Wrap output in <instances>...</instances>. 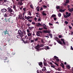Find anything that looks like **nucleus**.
Masks as SVG:
<instances>
[{
	"instance_id": "nucleus-1",
	"label": "nucleus",
	"mask_w": 73,
	"mask_h": 73,
	"mask_svg": "<svg viewBox=\"0 0 73 73\" xmlns=\"http://www.w3.org/2000/svg\"><path fill=\"white\" fill-rule=\"evenodd\" d=\"M60 40L59 39V38H58L57 37L56 38V41H57V42L59 43V44H60L62 45V44H64V45H66V44L65 43L64 41V39L63 38H61L60 39V40L62 42V43Z\"/></svg>"
},
{
	"instance_id": "nucleus-2",
	"label": "nucleus",
	"mask_w": 73,
	"mask_h": 73,
	"mask_svg": "<svg viewBox=\"0 0 73 73\" xmlns=\"http://www.w3.org/2000/svg\"><path fill=\"white\" fill-rule=\"evenodd\" d=\"M3 16L5 18V21L6 22L8 21L9 23H11V17H10L9 18H7V17H9V16H11V14H9V15L8 16V15H7V13H6Z\"/></svg>"
},
{
	"instance_id": "nucleus-3",
	"label": "nucleus",
	"mask_w": 73,
	"mask_h": 73,
	"mask_svg": "<svg viewBox=\"0 0 73 73\" xmlns=\"http://www.w3.org/2000/svg\"><path fill=\"white\" fill-rule=\"evenodd\" d=\"M3 60H4V62H6L7 63V64H9V60H7V58L5 57L3 58Z\"/></svg>"
},
{
	"instance_id": "nucleus-4",
	"label": "nucleus",
	"mask_w": 73,
	"mask_h": 73,
	"mask_svg": "<svg viewBox=\"0 0 73 73\" xmlns=\"http://www.w3.org/2000/svg\"><path fill=\"white\" fill-rule=\"evenodd\" d=\"M21 30H19L18 31V33L19 34V36L21 37V38H22V37H23V35H22V34L21 33Z\"/></svg>"
},
{
	"instance_id": "nucleus-5",
	"label": "nucleus",
	"mask_w": 73,
	"mask_h": 73,
	"mask_svg": "<svg viewBox=\"0 0 73 73\" xmlns=\"http://www.w3.org/2000/svg\"><path fill=\"white\" fill-rule=\"evenodd\" d=\"M38 63L39 66H40L41 68H42L43 66V64L42 63V62H41Z\"/></svg>"
},
{
	"instance_id": "nucleus-6",
	"label": "nucleus",
	"mask_w": 73,
	"mask_h": 73,
	"mask_svg": "<svg viewBox=\"0 0 73 73\" xmlns=\"http://www.w3.org/2000/svg\"><path fill=\"white\" fill-rule=\"evenodd\" d=\"M43 32L45 33H50V30H44Z\"/></svg>"
},
{
	"instance_id": "nucleus-7",
	"label": "nucleus",
	"mask_w": 73,
	"mask_h": 73,
	"mask_svg": "<svg viewBox=\"0 0 73 73\" xmlns=\"http://www.w3.org/2000/svg\"><path fill=\"white\" fill-rule=\"evenodd\" d=\"M7 9L8 10L7 11L8 12L11 13V12H13V10L12 9H11V8L10 7H8Z\"/></svg>"
},
{
	"instance_id": "nucleus-8",
	"label": "nucleus",
	"mask_w": 73,
	"mask_h": 73,
	"mask_svg": "<svg viewBox=\"0 0 73 73\" xmlns=\"http://www.w3.org/2000/svg\"><path fill=\"white\" fill-rule=\"evenodd\" d=\"M1 11L3 13L6 12H7V9H5V8L2 9H1Z\"/></svg>"
},
{
	"instance_id": "nucleus-9",
	"label": "nucleus",
	"mask_w": 73,
	"mask_h": 73,
	"mask_svg": "<svg viewBox=\"0 0 73 73\" xmlns=\"http://www.w3.org/2000/svg\"><path fill=\"white\" fill-rule=\"evenodd\" d=\"M68 10L69 11V12H71V13H72V12L73 11V8H72L71 9L69 8L68 9Z\"/></svg>"
},
{
	"instance_id": "nucleus-10",
	"label": "nucleus",
	"mask_w": 73,
	"mask_h": 73,
	"mask_svg": "<svg viewBox=\"0 0 73 73\" xmlns=\"http://www.w3.org/2000/svg\"><path fill=\"white\" fill-rule=\"evenodd\" d=\"M22 0H21V2H18V5L19 4L20 5H23V2H22Z\"/></svg>"
},
{
	"instance_id": "nucleus-11",
	"label": "nucleus",
	"mask_w": 73,
	"mask_h": 73,
	"mask_svg": "<svg viewBox=\"0 0 73 73\" xmlns=\"http://www.w3.org/2000/svg\"><path fill=\"white\" fill-rule=\"evenodd\" d=\"M40 7H39L38 6L36 7V9L38 12L40 11Z\"/></svg>"
},
{
	"instance_id": "nucleus-12",
	"label": "nucleus",
	"mask_w": 73,
	"mask_h": 73,
	"mask_svg": "<svg viewBox=\"0 0 73 73\" xmlns=\"http://www.w3.org/2000/svg\"><path fill=\"white\" fill-rule=\"evenodd\" d=\"M4 34L5 35H6V34H7V35H9V33L8 32L7 30H6L5 32H4Z\"/></svg>"
},
{
	"instance_id": "nucleus-13",
	"label": "nucleus",
	"mask_w": 73,
	"mask_h": 73,
	"mask_svg": "<svg viewBox=\"0 0 73 73\" xmlns=\"http://www.w3.org/2000/svg\"><path fill=\"white\" fill-rule=\"evenodd\" d=\"M43 64L44 66H47V65H48L46 63V62H45V61H44Z\"/></svg>"
},
{
	"instance_id": "nucleus-14",
	"label": "nucleus",
	"mask_w": 73,
	"mask_h": 73,
	"mask_svg": "<svg viewBox=\"0 0 73 73\" xmlns=\"http://www.w3.org/2000/svg\"><path fill=\"white\" fill-rule=\"evenodd\" d=\"M42 71L45 72L46 70V67H43V68L42 69Z\"/></svg>"
},
{
	"instance_id": "nucleus-15",
	"label": "nucleus",
	"mask_w": 73,
	"mask_h": 73,
	"mask_svg": "<svg viewBox=\"0 0 73 73\" xmlns=\"http://www.w3.org/2000/svg\"><path fill=\"white\" fill-rule=\"evenodd\" d=\"M36 27H39V26H40L41 24L40 23H36Z\"/></svg>"
},
{
	"instance_id": "nucleus-16",
	"label": "nucleus",
	"mask_w": 73,
	"mask_h": 73,
	"mask_svg": "<svg viewBox=\"0 0 73 73\" xmlns=\"http://www.w3.org/2000/svg\"><path fill=\"white\" fill-rule=\"evenodd\" d=\"M40 48V45L39 44L36 46V48L37 49H39V48Z\"/></svg>"
},
{
	"instance_id": "nucleus-17",
	"label": "nucleus",
	"mask_w": 73,
	"mask_h": 73,
	"mask_svg": "<svg viewBox=\"0 0 73 73\" xmlns=\"http://www.w3.org/2000/svg\"><path fill=\"white\" fill-rule=\"evenodd\" d=\"M45 11H43L42 12V15L43 16H46V13H44Z\"/></svg>"
},
{
	"instance_id": "nucleus-18",
	"label": "nucleus",
	"mask_w": 73,
	"mask_h": 73,
	"mask_svg": "<svg viewBox=\"0 0 73 73\" xmlns=\"http://www.w3.org/2000/svg\"><path fill=\"white\" fill-rule=\"evenodd\" d=\"M56 8L57 9V10L58 9H60V7L59 6H56Z\"/></svg>"
},
{
	"instance_id": "nucleus-19",
	"label": "nucleus",
	"mask_w": 73,
	"mask_h": 73,
	"mask_svg": "<svg viewBox=\"0 0 73 73\" xmlns=\"http://www.w3.org/2000/svg\"><path fill=\"white\" fill-rule=\"evenodd\" d=\"M28 28L29 30H32V29L33 28V27H29Z\"/></svg>"
},
{
	"instance_id": "nucleus-20",
	"label": "nucleus",
	"mask_w": 73,
	"mask_h": 73,
	"mask_svg": "<svg viewBox=\"0 0 73 73\" xmlns=\"http://www.w3.org/2000/svg\"><path fill=\"white\" fill-rule=\"evenodd\" d=\"M28 36H30V37H31L32 36V34L31 33H28Z\"/></svg>"
},
{
	"instance_id": "nucleus-21",
	"label": "nucleus",
	"mask_w": 73,
	"mask_h": 73,
	"mask_svg": "<svg viewBox=\"0 0 73 73\" xmlns=\"http://www.w3.org/2000/svg\"><path fill=\"white\" fill-rule=\"evenodd\" d=\"M41 17L40 16H39V18H38V21H41Z\"/></svg>"
},
{
	"instance_id": "nucleus-22",
	"label": "nucleus",
	"mask_w": 73,
	"mask_h": 73,
	"mask_svg": "<svg viewBox=\"0 0 73 73\" xmlns=\"http://www.w3.org/2000/svg\"><path fill=\"white\" fill-rule=\"evenodd\" d=\"M36 35L37 36H40V35L38 32H36Z\"/></svg>"
},
{
	"instance_id": "nucleus-23",
	"label": "nucleus",
	"mask_w": 73,
	"mask_h": 73,
	"mask_svg": "<svg viewBox=\"0 0 73 73\" xmlns=\"http://www.w3.org/2000/svg\"><path fill=\"white\" fill-rule=\"evenodd\" d=\"M54 64L56 65L55 66H56L57 67H58L59 66L58 64L57 63L55 62V63H54Z\"/></svg>"
},
{
	"instance_id": "nucleus-24",
	"label": "nucleus",
	"mask_w": 73,
	"mask_h": 73,
	"mask_svg": "<svg viewBox=\"0 0 73 73\" xmlns=\"http://www.w3.org/2000/svg\"><path fill=\"white\" fill-rule=\"evenodd\" d=\"M56 17V15H55L53 14L52 15L51 18L52 17Z\"/></svg>"
},
{
	"instance_id": "nucleus-25",
	"label": "nucleus",
	"mask_w": 73,
	"mask_h": 73,
	"mask_svg": "<svg viewBox=\"0 0 73 73\" xmlns=\"http://www.w3.org/2000/svg\"><path fill=\"white\" fill-rule=\"evenodd\" d=\"M26 19H27V20H28L29 19H30V16H28L26 17Z\"/></svg>"
},
{
	"instance_id": "nucleus-26",
	"label": "nucleus",
	"mask_w": 73,
	"mask_h": 73,
	"mask_svg": "<svg viewBox=\"0 0 73 73\" xmlns=\"http://www.w3.org/2000/svg\"><path fill=\"white\" fill-rule=\"evenodd\" d=\"M24 42L25 44H26L27 43H29L28 41L27 40H26L25 41H24Z\"/></svg>"
},
{
	"instance_id": "nucleus-27",
	"label": "nucleus",
	"mask_w": 73,
	"mask_h": 73,
	"mask_svg": "<svg viewBox=\"0 0 73 73\" xmlns=\"http://www.w3.org/2000/svg\"><path fill=\"white\" fill-rule=\"evenodd\" d=\"M58 16L59 17H60L61 16V13H59L58 14Z\"/></svg>"
},
{
	"instance_id": "nucleus-28",
	"label": "nucleus",
	"mask_w": 73,
	"mask_h": 73,
	"mask_svg": "<svg viewBox=\"0 0 73 73\" xmlns=\"http://www.w3.org/2000/svg\"><path fill=\"white\" fill-rule=\"evenodd\" d=\"M26 9H27V8L25 7L23 9V11H24V12H25V11H26Z\"/></svg>"
},
{
	"instance_id": "nucleus-29",
	"label": "nucleus",
	"mask_w": 73,
	"mask_h": 73,
	"mask_svg": "<svg viewBox=\"0 0 73 73\" xmlns=\"http://www.w3.org/2000/svg\"><path fill=\"white\" fill-rule=\"evenodd\" d=\"M57 70H58V71H61V69H60V67L58 68Z\"/></svg>"
},
{
	"instance_id": "nucleus-30",
	"label": "nucleus",
	"mask_w": 73,
	"mask_h": 73,
	"mask_svg": "<svg viewBox=\"0 0 73 73\" xmlns=\"http://www.w3.org/2000/svg\"><path fill=\"white\" fill-rule=\"evenodd\" d=\"M60 66H61L63 69H65V67H64V65H62V64H60Z\"/></svg>"
},
{
	"instance_id": "nucleus-31",
	"label": "nucleus",
	"mask_w": 73,
	"mask_h": 73,
	"mask_svg": "<svg viewBox=\"0 0 73 73\" xmlns=\"http://www.w3.org/2000/svg\"><path fill=\"white\" fill-rule=\"evenodd\" d=\"M38 40V38H36L35 39V41H37Z\"/></svg>"
},
{
	"instance_id": "nucleus-32",
	"label": "nucleus",
	"mask_w": 73,
	"mask_h": 73,
	"mask_svg": "<svg viewBox=\"0 0 73 73\" xmlns=\"http://www.w3.org/2000/svg\"><path fill=\"white\" fill-rule=\"evenodd\" d=\"M66 3L67 4H68V3H69V0H66Z\"/></svg>"
},
{
	"instance_id": "nucleus-33",
	"label": "nucleus",
	"mask_w": 73,
	"mask_h": 73,
	"mask_svg": "<svg viewBox=\"0 0 73 73\" xmlns=\"http://www.w3.org/2000/svg\"><path fill=\"white\" fill-rule=\"evenodd\" d=\"M49 36H50V38H52V34H49Z\"/></svg>"
},
{
	"instance_id": "nucleus-34",
	"label": "nucleus",
	"mask_w": 73,
	"mask_h": 73,
	"mask_svg": "<svg viewBox=\"0 0 73 73\" xmlns=\"http://www.w3.org/2000/svg\"><path fill=\"white\" fill-rule=\"evenodd\" d=\"M66 68H68V69H70V67L69 65H67L66 66Z\"/></svg>"
},
{
	"instance_id": "nucleus-35",
	"label": "nucleus",
	"mask_w": 73,
	"mask_h": 73,
	"mask_svg": "<svg viewBox=\"0 0 73 73\" xmlns=\"http://www.w3.org/2000/svg\"><path fill=\"white\" fill-rule=\"evenodd\" d=\"M40 45V47H43V46H44V45L43 44H41Z\"/></svg>"
},
{
	"instance_id": "nucleus-36",
	"label": "nucleus",
	"mask_w": 73,
	"mask_h": 73,
	"mask_svg": "<svg viewBox=\"0 0 73 73\" xmlns=\"http://www.w3.org/2000/svg\"><path fill=\"white\" fill-rule=\"evenodd\" d=\"M34 40H31V43H32V42H33V43H34Z\"/></svg>"
},
{
	"instance_id": "nucleus-37",
	"label": "nucleus",
	"mask_w": 73,
	"mask_h": 73,
	"mask_svg": "<svg viewBox=\"0 0 73 73\" xmlns=\"http://www.w3.org/2000/svg\"><path fill=\"white\" fill-rule=\"evenodd\" d=\"M41 42L43 44H44V43H45V42H44V41H43V40L42 39H41Z\"/></svg>"
},
{
	"instance_id": "nucleus-38",
	"label": "nucleus",
	"mask_w": 73,
	"mask_h": 73,
	"mask_svg": "<svg viewBox=\"0 0 73 73\" xmlns=\"http://www.w3.org/2000/svg\"><path fill=\"white\" fill-rule=\"evenodd\" d=\"M28 22H29V23H31V22H32V20L29 19L28 20Z\"/></svg>"
},
{
	"instance_id": "nucleus-39",
	"label": "nucleus",
	"mask_w": 73,
	"mask_h": 73,
	"mask_svg": "<svg viewBox=\"0 0 73 73\" xmlns=\"http://www.w3.org/2000/svg\"><path fill=\"white\" fill-rule=\"evenodd\" d=\"M32 25H35L36 23H35V22H32Z\"/></svg>"
},
{
	"instance_id": "nucleus-40",
	"label": "nucleus",
	"mask_w": 73,
	"mask_h": 73,
	"mask_svg": "<svg viewBox=\"0 0 73 73\" xmlns=\"http://www.w3.org/2000/svg\"><path fill=\"white\" fill-rule=\"evenodd\" d=\"M13 9H16V6L13 5Z\"/></svg>"
},
{
	"instance_id": "nucleus-41",
	"label": "nucleus",
	"mask_w": 73,
	"mask_h": 73,
	"mask_svg": "<svg viewBox=\"0 0 73 73\" xmlns=\"http://www.w3.org/2000/svg\"><path fill=\"white\" fill-rule=\"evenodd\" d=\"M28 15H30V16H31L32 15V13H31V12L29 11V13Z\"/></svg>"
},
{
	"instance_id": "nucleus-42",
	"label": "nucleus",
	"mask_w": 73,
	"mask_h": 73,
	"mask_svg": "<svg viewBox=\"0 0 73 73\" xmlns=\"http://www.w3.org/2000/svg\"><path fill=\"white\" fill-rule=\"evenodd\" d=\"M54 59H57V58H58L56 56H54Z\"/></svg>"
},
{
	"instance_id": "nucleus-43",
	"label": "nucleus",
	"mask_w": 73,
	"mask_h": 73,
	"mask_svg": "<svg viewBox=\"0 0 73 73\" xmlns=\"http://www.w3.org/2000/svg\"><path fill=\"white\" fill-rule=\"evenodd\" d=\"M56 61H57V62L60 61V59H56Z\"/></svg>"
},
{
	"instance_id": "nucleus-44",
	"label": "nucleus",
	"mask_w": 73,
	"mask_h": 73,
	"mask_svg": "<svg viewBox=\"0 0 73 73\" xmlns=\"http://www.w3.org/2000/svg\"><path fill=\"white\" fill-rule=\"evenodd\" d=\"M48 64L49 65L50 64V65H53V63H52V62H50V63L49 62H48Z\"/></svg>"
},
{
	"instance_id": "nucleus-45",
	"label": "nucleus",
	"mask_w": 73,
	"mask_h": 73,
	"mask_svg": "<svg viewBox=\"0 0 73 73\" xmlns=\"http://www.w3.org/2000/svg\"><path fill=\"white\" fill-rule=\"evenodd\" d=\"M21 15H19V17L20 18V19H21Z\"/></svg>"
},
{
	"instance_id": "nucleus-46",
	"label": "nucleus",
	"mask_w": 73,
	"mask_h": 73,
	"mask_svg": "<svg viewBox=\"0 0 73 73\" xmlns=\"http://www.w3.org/2000/svg\"><path fill=\"white\" fill-rule=\"evenodd\" d=\"M19 36H19V35H16V37H17V38L19 39Z\"/></svg>"
},
{
	"instance_id": "nucleus-47",
	"label": "nucleus",
	"mask_w": 73,
	"mask_h": 73,
	"mask_svg": "<svg viewBox=\"0 0 73 73\" xmlns=\"http://www.w3.org/2000/svg\"><path fill=\"white\" fill-rule=\"evenodd\" d=\"M30 6L31 8H32V9H33V6L32 5H30Z\"/></svg>"
},
{
	"instance_id": "nucleus-48",
	"label": "nucleus",
	"mask_w": 73,
	"mask_h": 73,
	"mask_svg": "<svg viewBox=\"0 0 73 73\" xmlns=\"http://www.w3.org/2000/svg\"><path fill=\"white\" fill-rule=\"evenodd\" d=\"M26 25H27V27H30V26L31 25H30V24H27Z\"/></svg>"
},
{
	"instance_id": "nucleus-49",
	"label": "nucleus",
	"mask_w": 73,
	"mask_h": 73,
	"mask_svg": "<svg viewBox=\"0 0 73 73\" xmlns=\"http://www.w3.org/2000/svg\"><path fill=\"white\" fill-rule=\"evenodd\" d=\"M51 67L53 68H55V66L54 65H51Z\"/></svg>"
},
{
	"instance_id": "nucleus-50",
	"label": "nucleus",
	"mask_w": 73,
	"mask_h": 73,
	"mask_svg": "<svg viewBox=\"0 0 73 73\" xmlns=\"http://www.w3.org/2000/svg\"><path fill=\"white\" fill-rule=\"evenodd\" d=\"M69 17V16H68V15H66V17H65V16H64V17H65V18H68V17Z\"/></svg>"
},
{
	"instance_id": "nucleus-51",
	"label": "nucleus",
	"mask_w": 73,
	"mask_h": 73,
	"mask_svg": "<svg viewBox=\"0 0 73 73\" xmlns=\"http://www.w3.org/2000/svg\"><path fill=\"white\" fill-rule=\"evenodd\" d=\"M70 15H71V13H69L68 14V15L69 17V16H70Z\"/></svg>"
},
{
	"instance_id": "nucleus-52",
	"label": "nucleus",
	"mask_w": 73,
	"mask_h": 73,
	"mask_svg": "<svg viewBox=\"0 0 73 73\" xmlns=\"http://www.w3.org/2000/svg\"><path fill=\"white\" fill-rule=\"evenodd\" d=\"M59 11L60 12H62V11H63L62 9H60L59 10Z\"/></svg>"
},
{
	"instance_id": "nucleus-53",
	"label": "nucleus",
	"mask_w": 73,
	"mask_h": 73,
	"mask_svg": "<svg viewBox=\"0 0 73 73\" xmlns=\"http://www.w3.org/2000/svg\"><path fill=\"white\" fill-rule=\"evenodd\" d=\"M33 36H35V32L34 31L33 32Z\"/></svg>"
},
{
	"instance_id": "nucleus-54",
	"label": "nucleus",
	"mask_w": 73,
	"mask_h": 73,
	"mask_svg": "<svg viewBox=\"0 0 73 73\" xmlns=\"http://www.w3.org/2000/svg\"><path fill=\"white\" fill-rule=\"evenodd\" d=\"M65 23L66 24H68V22H67L66 21Z\"/></svg>"
},
{
	"instance_id": "nucleus-55",
	"label": "nucleus",
	"mask_w": 73,
	"mask_h": 73,
	"mask_svg": "<svg viewBox=\"0 0 73 73\" xmlns=\"http://www.w3.org/2000/svg\"><path fill=\"white\" fill-rule=\"evenodd\" d=\"M23 7H20L19 9L21 11L22 10V9H23Z\"/></svg>"
},
{
	"instance_id": "nucleus-56",
	"label": "nucleus",
	"mask_w": 73,
	"mask_h": 73,
	"mask_svg": "<svg viewBox=\"0 0 73 73\" xmlns=\"http://www.w3.org/2000/svg\"><path fill=\"white\" fill-rule=\"evenodd\" d=\"M71 50H73V47H72V46H71V48H70Z\"/></svg>"
},
{
	"instance_id": "nucleus-57",
	"label": "nucleus",
	"mask_w": 73,
	"mask_h": 73,
	"mask_svg": "<svg viewBox=\"0 0 73 73\" xmlns=\"http://www.w3.org/2000/svg\"><path fill=\"white\" fill-rule=\"evenodd\" d=\"M45 48H46L47 49H49V46H46Z\"/></svg>"
},
{
	"instance_id": "nucleus-58",
	"label": "nucleus",
	"mask_w": 73,
	"mask_h": 73,
	"mask_svg": "<svg viewBox=\"0 0 73 73\" xmlns=\"http://www.w3.org/2000/svg\"><path fill=\"white\" fill-rule=\"evenodd\" d=\"M46 72L47 73H50L51 72V71H47V72Z\"/></svg>"
},
{
	"instance_id": "nucleus-59",
	"label": "nucleus",
	"mask_w": 73,
	"mask_h": 73,
	"mask_svg": "<svg viewBox=\"0 0 73 73\" xmlns=\"http://www.w3.org/2000/svg\"><path fill=\"white\" fill-rule=\"evenodd\" d=\"M27 32H28V33H29L30 32V31H29V29H27Z\"/></svg>"
},
{
	"instance_id": "nucleus-60",
	"label": "nucleus",
	"mask_w": 73,
	"mask_h": 73,
	"mask_svg": "<svg viewBox=\"0 0 73 73\" xmlns=\"http://www.w3.org/2000/svg\"><path fill=\"white\" fill-rule=\"evenodd\" d=\"M54 21H56V20H57V18L54 17Z\"/></svg>"
},
{
	"instance_id": "nucleus-61",
	"label": "nucleus",
	"mask_w": 73,
	"mask_h": 73,
	"mask_svg": "<svg viewBox=\"0 0 73 73\" xmlns=\"http://www.w3.org/2000/svg\"><path fill=\"white\" fill-rule=\"evenodd\" d=\"M38 32L40 33H42V32L41 31H38Z\"/></svg>"
},
{
	"instance_id": "nucleus-62",
	"label": "nucleus",
	"mask_w": 73,
	"mask_h": 73,
	"mask_svg": "<svg viewBox=\"0 0 73 73\" xmlns=\"http://www.w3.org/2000/svg\"><path fill=\"white\" fill-rule=\"evenodd\" d=\"M34 20H35V21H36V20H37V19L36 18V17H35L34 18Z\"/></svg>"
},
{
	"instance_id": "nucleus-63",
	"label": "nucleus",
	"mask_w": 73,
	"mask_h": 73,
	"mask_svg": "<svg viewBox=\"0 0 73 73\" xmlns=\"http://www.w3.org/2000/svg\"><path fill=\"white\" fill-rule=\"evenodd\" d=\"M58 37L59 38H62V37H61V36L60 35L58 36Z\"/></svg>"
},
{
	"instance_id": "nucleus-64",
	"label": "nucleus",
	"mask_w": 73,
	"mask_h": 73,
	"mask_svg": "<svg viewBox=\"0 0 73 73\" xmlns=\"http://www.w3.org/2000/svg\"><path fill=\"white\" fill-rule=\"evenodd\" d=\"M38 73H43V72H42L41 71H39V72Z\"/></svg>"
}]
</instances>
